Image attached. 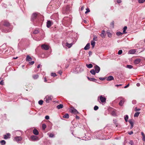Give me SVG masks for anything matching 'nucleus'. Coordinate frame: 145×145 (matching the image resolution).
I'll use <instances>...</instances> for the list:
<instances>
[{
	"label": "nucleus",
	"instance_id": "9b49d317",
	"mask_svg": "<svg viewBox=\"0 0 145 145\" xmlns=\"http://www.w3.org/2000/svg\"><path fill=\"white\" fill-rule=\"evenodd\" d=\"M52 22L50 20L48 21L47 22V27L48 28L50 27L52 25Z\"/></svg>",
	"mask_w": 145,
	"mask_h": 145
},
{
	"label": "nucleus",
	"instance_id": "5701e85b",
	"mask_svg": "<svg viewBox=\"0 0 145 145\" xmlns=\"http://www.w3.org/2000/svg\"><path fill=\"white\" fill-rule=\"evenodd\" d=\"M125 120L126 122L128 121V119L129 117L127 115H126L124 117Z\"/></svg>",
	"mask_w": 145,
	"mask_h": 145
},
{
	"label": "nucleus",
	"instance_id": "aec40b11",
	"mask_svg": "<svg viewBox=\"0 0 145 145\" xmlns=\"http://www.w3.org/2000/svg\"><path fill=\"white\" fill-rule=\"evenodd\" d=\"M10 24L9 22L7 21H5L4 25L6 26H8L10 25Z\"/></svg>",
	"mask_w": 145,
	"mask_h": 145
},
{
	"label": "nucleus",
	"instance_id": "f257e3e1",
	"mask_svg": "<svg viewBox=\"0 0 145 145\" xmlns=\"http://www.w3.org/2000/svg\"><path fill=\"white\" fill-rule=\"evenodd\" d=\"M93 135L94 137L95 138L99 139H103L104 138L103 136V133L101 131L95 133Z\"/></svg>",
	"mask_w": 145,
	"mask_h": 145
},
{
	"label": "nucleus",
	"instance_id": "3c124183",
	"mask_svg": "<svg viewBox=\"0 0 145 145\" xmlns=\"http://www.w3.org/2000/svg\"><path fill=\"white\" fill-rule=\"evenodd\" d=\"M122 53V50H119L118 52V54H119V55H120Z\"/></svg>",
	"mask_w": 145,
	"mask_h": 145
},
{
	"label": "nucleus",
	"instance_id": "c85d7f7f",
	"mask_svg": "<svg viewBox=\"0 0 145 145\" xmlns=\"http://www.w3.org/2000/svg\"><path fill=\"white\" fill-rule=\"evenodd\" d=\"M39 77V76L38 74H35L33 76V77L34 79H37Z\"/></svg>",
	"mask_w": 145,
	"mask_h": 145
},
{
	"label": "nucleus",
	"instance_id": "ddd939ff",
	"mask_svg": "<svg viewBox=\"0 0 145 145\" xmlns=\"http://www.w3.org/2000/svg\"><path fill=\"white\" fill-rule=\"evenodd\" d=\"M114 80V78L112 76H110L107 78L106 80L107 81H111Z\"/></svg>",
	"mask_w": 145,
	"mask_h": 145
},
{
	"label": "nucleus",
	"instance_id": "4d7b16f0",
	"mask_svg": "<svg viewBox=\"0 0 145 145\" xmlns=\"http://www.w3.org/2000/svg\"><path fill=\"white\" fill-rule=\"evenodd\" d=\"M45 118L46 120H48L49 119V116H46L45 117Z\"/></svg>",
	"mask_w": 145,
	"mask_h": 145
},
{
	"label": "nucleus",
	"instance_id": "0e129e2a",
	"mask_svg": "<svg viewBox=\"0 0 145 145\" xmlns=\"http://www.w3.org/2000/svg\"><path fill=\"white\" fill-rule=\"evenodd\" d=\"M133 124H131V127H130V128L131 129H132L133 128Z\"/></svg>",
	"mask_w": 145,
	"mask_h": 145
},
{
	"label": "nucleus",
	"instance_id": "39448f33",
	"mask_svg": "<svg viewBox=\"0 0 145 145\" xmlns=\"http://www.w3.org/2000/svg\"><path fill=\"white\" fill-rule=\"evenodd\" d=\"M70 112L71 113L76 114L79 113V112L77 110L74 108H72L71 109Z\"/></svg>",
	"mask_w": 145,
	"mask_h": 145
},
{
	"label": "nucleus",
	"instance_id": "393cba45",
	"mask_svg": "<svg viewBox=\"0 0 145 145\" xmlns=\"http://www.w3.org/2000/svg\"><path fill=\"white\" fill-rule=\"evenodd\" d=\"M63 117L66 118H69V115L68 114H65L63 116Z\"/></svg>",
	"mask_w": 145,
	"mask_h": 145
},
{
	"label": "nucleus",
	"instance_id": "dca6fc26",
	"mask_svg": "<svg viewBox=\"0 0 145 145\" xmlns=\"http://www.w3.org/2000/svg\"><path fill=\"white\" fill-rule=\"evenodd\" d=\"M33 133L35 135H37L39 134L38 131L36 129H34L33 130Z\"/></svg>",
	"mask_w": 145,
	"mask_h": 145
},
{
	"label": "nucleus",
	"instance_id": "8fccbe9b",
	"mask_svg": "<svg viewBox=\"0 0 145 145\" xmlns=\"http://www.w3.org/2000/svg\"><path fill=\"white\" fill-rule=\"evenodd\" d=\"M114 22H112L110 23V25L113 28L114 27Z\"/></svg>",
	"mask_w": 145,
	"mask_h": 145
},
{
	"label": "nucleus",
	"instance_id": "680f3d73",
	"mask_svg": "<svg viewBox=\"0 0 145 145\" xmlns=\"http://www.w3.org/2000/svg\"><path fill=\"white\" fill-rule=\"evenodd\" d=\"M117 2L118 3H120L121 2V0H117Z\"/></svg>",
	"mask_w": 145,
	"mask_h": 145
},
{
	"label": "nucleus",
	"instance_id": "f8f14e48",
	"mask_svg": "<svg viewBox=\"0 0 145 145\" xmlns=\"http://www.w3.org/2000/svg\"><path fill=\"white\" fill-rule=\"evenodd\" d=\"M106 34L105 33V32L104 30H103L102 32V33L100 34V36L102 38H104L105 37Z\"/></svg>",
	"mask_w": 145,
	"mask_h": 145
},
{
	"label": "nucleus",
	"instance_id": "a18cd8bd",
	"mask_svg": "<svg viewBox=\"0 0 145 145\" xmlns=\"http://www.w3.org/2000/svg\"><path fill=\"white\" fill-rule=\"evenodd\" d=\"M49 136L50 137L52 138L54 137V135L53 134L50 133L49 135Z\"/></svg>",
	"mask_w": 145,
	"mask_h": 145
},
{
	"label": "nucleus",
	"instance_id": "b1692460",
	"mask_svg": "<svg viewBox=\"0 0 145 145\" xmlns=\"http://www.w3.org/2000/svg\"><path fill=\"white\" fill-rule=\"evenodd\" d=\"M129 52L130 54H133L135 53L136 52V51L135 50H130Z\"/></svg>",
	"mask_w": 145,
	"mask_h": 145
},
{
	"label": "nucleus",
	"instance_id": "bb28decb",
	"mask_svg": "<svg viewBox=\"0 0 145 145\" xmlns=\"http://www.w3.org/2000/svg\"><path fill=\"white\" fill-rule=\"evenodd\" d=\"M95 42L94 41H92L91 42V44L92 46V48H94L95 45Z\"/></svg>",
	"mask_w": 145,
	"mask_h": 145
},
{
	"label": "nucleus",
	"instance_id": "37998d69",
	"mask_svg": "<svg viewBox=\"0 0 145 145\" xmlns=\"http://www.w3.org/2000/svg\"><path fill=\"white\" fill-rule=\"evenodd\" d=\"M99 108V107L97 106H95L94 108V109L95 110H97Z\"/></svg>",
	"mask_w": 145,
	"mask_h": 145
},
{
	"label": "nucleus",
	"instance_id": "f3484780",
	"mask_svg": "<svg viewBox=\"0 0 145 145\" xmlns=\"http://www.w3.org/2000/svg\"><path fill=\"white\" fill-rule=\"evenodd\" d=\"M32 60V58L29 56L28 55L27 56L26 58V60L27 61H30Z\"/></svg>",
	"mask_w": 145,
	"mask_h": 145
},
{
	"label": "nucleus",
	"instance_id": "4be33fe9",
	"mask_svg": "<svg viewBox=\"0 0 145 145\" xmlns=\"http://www.w3.org/2000/svg\"><path fill=\"white\" fill-rule=\"evenodd\" d=\"M90 72L93 75H95L96 73V72L94 69H92L90 71Z\"/></svg>",
	"mask_w": 145,
	"mask_h": 145
},
{
	"label": "nucleus",
	"instance_id": "6e6552de",
	"mask_svg": "<svg viewBox=\"0 0 145 145\" xmlns=\"http://www.w3.org/2000/svg\"><path fill=\"white\" fill-rule=\"evenodd\" d=\"M41 47L42 49L45 50H47L49 48V46L46 44H42L41 45Z\"/></svg>",
	"mask_w": 145,
	"mask_h": 145
},
{
	"label": "nucleus",
	"instance_id": "864d4df0",
	"mask_svg": "<svg viewBox=\"0 0 145 145\" xmlns=\"http://www.w3.org/2000/svg\"><path fill=\"white\" fill-rule=\"evenodd\" d=\"M137 101L135 100H133L132 101V103L133 104H136Z\"/></svg>",
	"mask_w": 145,
	"mask_h": 145
},
{
	"label": "nucleus",
	"instance_id": "052dcab7",
	"mask_svg": "<svg viewBox=\"0 0 145 145\" xmlns=\"http://www.w3.org/2000/svg\"><path fill=\"white\" fill-rule=\"evenodd\" d=\"M133 133V132L132 131H131L128 133V134L129 135H131Z\"/></svg>",
	"mask_w": 145,
	"mask_h": 145
},
{
	"label": "nucleus",
	"instance_id": "79ce46f5",
	"mask_svg": "<svg viewBox=\"0 0 145 145\" xmlns=\"http://www.w3.org/2000/svg\"><path fill=\"white\" fill-rule=\"evenodd\" d=\"M107 34L108 37H111L112 34L110 33L109 32H107Z\"/></svg>",
	"mask_w": 145,
	"mask_h": 145
},
{
	"label": "nucleus",
	"instance_id": "69168bd1",
	"mask_svg": "<svg viewBox=\"0 0 145 145\" xmlns=\"http://www.w3.org/2000/svg\"><path fill=\"white\" fill-rule=\"evenodd\" d=\"M122 85V84H117L115 85V86L116 87H118L119 86H121Z\"/></svg>",
	"mask_w": 145,
	"mask_h": 145
},
{
	"label": "nucleus",
	"instance_id": "e433bc0d",
	"mask_svg": "<svg viewBox=\"0 0 145 145\" xmlns=\"http://www.w3.org/2000/svg\"><path fill=\"white\" fill-rule=\"evenodd\" d=\"M39 33V31L38 30H35L33 32V33L34 34H37Z\"/></svg>",
	"mask_w": 145,
	"mask_h": 145
},
{
	"label": "nucleus",
	"instance_id": "9d476101",
	"mask_svg": "<svg viewBox=\"0 0 145 145\" xmlns=\"http://www.w3.org/2000/svg\"><path fill=\"white\" fill-rule=\"evenodd\" d=\"M10 135L9 133H7L6 135H4V138L5 139H7L8 138H10Z\"/></svg>",
	"mask_w": 145,
	"mask_h": 145
},
{
	"label": "nucleus",
	"instance_id": "603ef678",
	"mask_svg": "<svg viewBox=\"0 0 145 145\" xmlns=\"http://www.w3.org/2000/svg\"><path fill=\"white\" fill-rule=\"evenodd\" d=\"M127 67L129 69H131L133 67V66L132 65H127Z\"/></svg>",
	"mask_w": 145,
	"mask_h": 145
},
{
	"label": "nucleus",
	"instance_id": "c9c22d12",
	"mask_svg": "<svg viewBox=\"0 0 145 145\" xmlns=\"http://www.w3.org/2000/svg\"><path fill=\"white\" fill-rule=\"evenodd\" d=\"M66 46L68 48H70L72 46L71 44L66 43Z\"/></svg>",
	"mask_w": 145,
	"mask_h": 145
},
{
	"label": "nucleus",
	"instance_id": "0eeeda50",
	"mask_svg": "<svg viewBox=\"0 0 145 145\" xmlns=\"http://www.w3.org/2000/svg\"><path fill=\"white\" fill-rule=\"evenodd\" d=\"M98 98H99L102 103H104L106 101V98L105 97H103L102 95L100 96Z\"/></svg>",
	"mask_w": 145,
	"mask_h": 145
},
{
	"label": "nucleus",
	"instance_id": "423d86ee",
	"mask_svg": "<svg viewBox=\"0 0 145 145\" xmlns=\"http://www.w3.org/2000/svg\"><path fill=\"white\" fill-rule=\"evenodd\" d=\"M22 140V138L20 136H16L14 138V140L18 142Z\"/></svg>",
	"mask_w": 145,
	"mask_h": 145
},
{
	"label": "nucleus",
	"instance_id": "338daca9",
	"mask_svg": "<svg viewBox=\"0 0 145 145\" xmlns=\"http://www.w3.org/2000/svg\"><path fill=\"white\" fill-rule=\"evenodd\" d=\"M84 6H82V7L81 8V10H84Z\"/></svg>",
	"mask_w": 145,
	"mask_h": 145
},
{
	"label": "nucleus",
	"instance_id": "2eb2a0df",
	"mask_svg": "<svg viewBox=\"0 0 145 145\" xmlns=\"http://www.w3.org/2000/svg\"><path fill=\"white\" fill-rule=\"evenodd\" d=\"M140 61V59H136L134 61V63L135 64H138Z\"/></svg>",
	"mask_w": 145,
	"mask_h": 145
},
{
	"label": "nucleus",
	"instance_id": "de8ad7c7",
	"mask_svg": "<svg viewBox=\"0 0 145 145\" xmlns=\"http://www.w3.org/2000/svg\"><path fill=\"white\" fill-rule=\"evenodd\" d=\"M145 1V0H138V2L140 3H142Z\"/></svg>",
	"mask_w": 145,
	"mask_h": 145
},
{
	"label": "nucleus",
	"instance_id": "6e6d98bb",
	"mask_svg": "<svg viewBox=\"0 0 145 145\" xmlns=\"http://www.w3.org/2000/svg\"><path fill=\"white\" fill-rule=\"evenodd\" d=\"M57 72L58 73L61 75L62 73V71H61L60 70L59 71Z\"/></svg>",
	"mask_w": 145,
	"mask_h": 145
},
{
	"label": "nucleus",
	"instance_id": "cd10ccee",
	"mask_svg": "<svg viewBox=\"0 0 145 145\" xmlns=\"http://www.w3.org/2000/svg\"><path fill=\"white\" fill-rule=\"evenodd\" d=\"M0 143L2 145H4L6 144V142L4 140L1 141Z\"/></svg>",
	"mask_w": 145,
	"mask_h": 145
},
{
	"label": "nucleus",
	"instance_id": "f03ea898",
	"mask_svg": "<svg viewBox=\"0 0 145 145\" xmlns=\"http://www.w3.org/2000/svg\"><path fill=\"white\" fill-rule=\"evenodd\" d=\"M117 100H120V101L119 103V104L120 106H122L125 101V100L122 97H120L118 98L117 99Z\"/></svg>",
	"mask_w": 145,
	"mask_h": 145
},
{
	"label": "nucleus",
	"instance_id": "5fc2aeb1",
	"mask_svg": "<svg viewBox=\"0 0 145 145\" xmlns=\"http://www.w3.org/2000/svg\"><path fill=\"white\" fill-rule=\"evenodd\" d=\"M129 144H130L131 145H132L133 144V141L132 140H130L129 142Z\"/></svg>",
	"mask_w": 145,
	"mask_h": 145
},
{
	"label": "nucleus",
	"instance_id": "58836bf2",
	"mask_svg": "<svg viewBox=\"0 0 145 145\" xmlns=\"http://www.w3.org/2000/svg\"><path fill=\"white\" fill-rule=\"evenodd\" d=\"M43 101L42 100H40L39 101L38 103L40 105H42L43 104Z\"/></svg>",
	"mask_w": 145,
	"mask_h": 145
},
{
	"label": "nucleus",
	"instance_id": "7ed1b4c3",
	"mask_svg": "<svg viewBox=\"0 0 145 145\" xmlns=\"http://www.w3.org/2000/svg\"><path fill=\"white\" fill-rule=\"evenodd\" d=\"M53 98V97L52 96H47L45 98L44 100L47 103H49L50 101H51Z\"/></svg>",
	"mask_w": 145,
	"mask_h": 145
},
{
	"label": "nucleus",
	"instance_id": "6ab92c4d",
	"mask_svg": "<svg viewBox=\"0 0 145 145\" xmlns=\"http://www.w3.org/2000/svg\"><path fill=\"white\" fill-rule=\"evenodd\" d=\"M37 14L36 13H33L32 16V18L33 20H34V19H35L37 17Z\"/></svg>",
	"mask_w": 145,
	"mask_h": 145
},
{
	"label": "nucleus",
	"instance_id": "412c9836",
	"mask_svg": "<svg viewBox=\"0 0 145 145\" xmlns=\"http://www.w3.org/2000/svg\"><path fill=\"white\" fill-rule=\"evenodd\" d=\"M86 66L88 68H92L93 67V65L91 63L89 64H86Z\"/></svg>",
	"mask_w": 145,
	"mask_h": 145
},
{
	"label": "nucleus",
	"instance_id": "a878e982",
	"mask_svg": "<svg viewBox=\"0 0 145 145\" xmlns=\"http://www.w3.org/2000/svg\"><path fill=\"white\" fill-rule=\"evenodd\" d=\"M88 79L89 80L92 81H94L97 80L93 78H89V77H88Z\"/></svg>",
	"mask_w": 145,
	"mask_h": 145
},
{
	"label": "nucleus",
	"instance_id": "4c0bfd02",
	"mask_svg": "<svg viewBox=\"0 0 145 145\" xmlns=\"http://www.w3.org/2000/svg\"><path fill=\"white\" fill-rule=\"evenodd\" d=\"M51 75V76L53 77H55L57 76L56 74L55 73H52Z\"/></svg>",
	"mask_w": 145,
	"mask_h": 145
},
{
	"label": "nucleus",
	"instance_id": "20e7f679",
	"mask_svg": "<svg viewBox=\"0 0 145 145\" xmlns=\"http://www.w3.org/2000/svg\"><path fill=\"white\" fill-rule=\"evenodd\" d=\"M30 140L32 141H36L38 140H39V137L35 135H32L30 137Z\"/></svg>",
	"mask_w": 145,
	"mask_h": 145
},
{
	"label": "nucleus",
	"instance_id": "ea45409f",
	"mask_svg": "<svg viewBox=\"0 0 145 145\" xmlns=\"http://www.w3.org/2000/svg\"><path fill=\"white\" fill-rule=\"evenodd\" d=\"M129 122L131 125L133 124V120H129Z\"/></svg>",
	"mask_w": 145,
	"mask_h": 145
},
{
	"label": "nucleus",
	"instance_id": "f704fd0d",
	"mask_svg": "<svg viewBox=\"0 0 145 145\" xmlns=\"http://www.w3.org/2000/svg\"><path fill=\"white\" fill-rule=\"evenodd\" d=\"M97 37L95 35H93V41H97Z\"/></svg>",
	"mask_w": 145,
	"mask_h": 145
},
{
	"label": "nucleus",
	"instance_id": "72a5a7b5",
	"mask_svg": "<svg viewBox=\"0 0 145 145\" xmlns=\"http://www.w3.org/2000/svg\"><path fill=\"white\" fill-rule=\"evenodd\" d=\"M127 26H125L123 29V33H126V30L127 29Z\"/></svg>",
	"mask_w": 145,
	"mask_h": 145
},
{
	"label": "nucleus",
	"instance_id": "09e8293b",
	"mask_svg": "<svg viewBox=\"0 0 145 145\" xmlns=\"http://www.w3.org/2000/svg\"><path fill=\"white\" fill-rule=\"evenodd\" d=\"M140 110V108H137V107H136L135 108V111L136 112H137V111H139Z\"/></svg>",
	"mask_w": 145,
	"mask_h": 145
},
{
	"label": "nucleus",
	"instance_id": "2f4dec72",
	"mask_svg": "<svg viewBox=\"0 0 145 145\" xmlns=\"http://www.w3.org/2000/svg\"><path fill=\"white\" fill-rule=\"evenodd\" d=\"M42 127L43 130H44L46 128V126L45 124L43 123L42 125Z\"/></svg>",
	"mask_w": 145,
	"mask_h": 145
},
{
	"label": "nucleus",
	"instance_id": "c756f323",
	"mask_svg": "<svg viewBox=\"0 0 145 145\" xmlns=\"http://www.w3.org/2000/svg\"><path fill=\"white\" fill-rule=\"evenodd\" d=\"M140 113L139 112H136L134 114V117H137L138 116Z\"/></svg>",
	"mask_w": 145,
	"mask_h": 145
},
{
	"label": "nucleus",
	"instance_id": "7c9ffc66",
	"mask_svg": "<svg viewBox=\"0 0 145 145\" xmlns=\"http://www.w3.org/2000/svg\"><path fill=\"white\" fill-rule=\"evenodd\" d=\"M141 134L143 137V138H142L143 140L144 141H145V135H144V133L143 132H142Z\"/></svg>",
	"mask_w": 145,
	"mask_h": 145
},
{
	"label": "nucleus",
	"instance_id": "1a4fd4ad",
	"mask_svg": "<svg viewBox=\"0 0 145 145\" xmlns=\"http://www.w3.org/2000/svg\"><path fill=\"white\" fill-rule=\"evenodd\" d=\"M94 69L95 71L97 73H98L99 72L100 70V68L97 65H96L94 67Z\"/></svg>",
	"mask_w": 145,
	"mask_h": 145
},
{
	"label": "nucleus",
	"instance_id": "4468645a",
	"mask_svg": "<svg viewBox=\"0 0 145 145\" xmlns=\"http://www.w3.org/2000/svg\"><path fill=\"white\" fill-rule=\"evenodd\" d=\"M90 47V44L89 43H88L86 46L84 48V49L85 50H88L89 48Z\"/></svg>",
	"mask_w": 145,
	"mask_h": 145
},
{
	"label": "nucleus",
	"instance_id": "bf43d9fd",
	"mask_svg": "<svg viewBox=\"0 0 145 145\" xmlns=\"http://www.w3.org/2000/svg\"><path fill=\"white\" fill-rule=\"evenodd\" d=\"M99 79L101 81H103L105 80V78H99Z\"/></svg>",
	"mask_w": 145,
	"mask_h": 145
},
{
	"label": "nucleus",
	"instance_id": "c03bdc74",
	"mask_svg": "<svg viewBox=\"0 0 145 145\" xmlns=\"http://www.w3.org/2000/svg\"><path fill=\"white\" fill-rule=\"evenodd\" d=\"M86 11L85 12V14H87V13L90 12V10H89V8H86Z\"/></svg>",
	"mask_w": 145,
	"mask_h": 145
},
{
	"label": "nucleus",
	"instance_id": "473e14b6",
	"mask_svg": "<svg viewBox=\"0 0 145 145\" xmlns=\"http://www.w3.org/2000/svg\"><path fill=\"white\" fill-rule=\"evenodd\" d=\"M111 115L113 116H116V112L114 111H112L111 112Z\"/></svg>",
	"mask_w": 145,
	"mask_h": 145
},
{
	"label": "nucleus",
	"instance_id": "a211bd4d",
	"mask_svg": "<svg viewBox=\"0 0 145 145\" xmlns=\"http://www.w3.org/2000/svg\"><path fill=\"white\" fill-rule=\"evenodd\" d=\"M63 107V105L62 104H59L57 105L56 106L57 108L58 109H59L61 108H62Z\"/></svg>",
	"mask_w": 145,
	"mask_h": 145
},
{
	"label": "nucleus",
	"instance_id": "e2e57ef3",
	"mask_svg": "<svg viewBox=\"0 0 145 145\" xmlns=\"http://www.w3.org/2000/svg\"><path fill=\"white\" fill-rule=\"evenodd\" d=\"M129 83L128 84H127L126 86H125V87H124V88H127L129 86Z\"/></svg>",
	"mask_w": 145,
	"mask_h": 145
},
{
	"label": "nucleus",
	"instance_id": "13d9d810",
	"mask_svg": "<svg viewBox=\"0 0 145 145\" xmlns=\"http://www.w3.org/2000/svg\"><path fill=\"white\" fill-rule=\"evenodd\" d=\"M34 61H31V62H29V63L31 65H33V64H34Z\"/></svg>",
	"mask_w": 145,
	"mask_h": 145
},
{
	"label": "nucleus",
	"instance_id": "a19ab883",
	"mask_svg": "<svg viewBox=\"0 0 145 145\" xmlns=\"http://www.w3.org/2000/svg\"><path fill=\"white\" fill-rule=\"evenodd\" d=\"M123 34V33H122L120 32H118L116 33V34L118 36L120 35H121L122 34Z\"/></svg>",
	"mask_w": 145,
	"mask_h": 145
},
{
	"label": "nucleus",
	"instance_id": "774afa93",
	"mask_svg": "<svg viewBox=\"0 0 145 145\" xmlns=\"http://www.w3.org/2000/svg\"><path fill=\"white\" fill-rule=\"evenodd\" d=\"M76 119H79V117L78 116L76 115Z\"/></svg>",
	"mask_w": 145,
	"mask_h": 145
},
{
	"label": "nucleus",
	"instance_id": "49530a36",
	"mask_svg": "<svg viewBox=\"0 0 145 145\" xmlns=\"http://www.w3.org/2000/svg\"><path fill=\"white\" fill-rule=\"evenodd\" d=\"M114 123L116 125V126H118V124L116 123L117 121L116 120H113Z\"/></svg>",
	"mask_w": 145,
	"mask_h": 145
}]
</instances>
